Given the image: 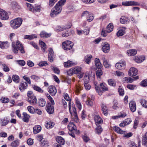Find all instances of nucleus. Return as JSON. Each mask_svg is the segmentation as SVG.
<instances>
[{"label":"nucleus","instance_id":"obj_2","mask_svg":"<svg viewBox=\"0 0 147 147\" xmlns=\"http://www.w3.org/2000/svg\"><path fill=\"white\" fill-rule=\"evenodd\" d=\"M22 21V19L20 18L15 19L10 22L11 26L13 29H17L21 25Z\"/></svg>","mask_w":147,"mask_h":147},{"label":"nucleus","instance_id":"obj_43","mask_svg":"<svg viewBox=\"0 0 147 147\" xmlns=\"http://www.w3.org/2000/svg\"><path fill=\"white\" fill-rule=\"evenodd\" d=\"M19 145V141L18 140H16L13 141L10 144L12 147H18Z\"/></svg>","mask_w":147,"mask_h":147},{"label":"nucleus","instance_id":"obj_20","mask_svg":"<svg viewBox=\"0 0 147 147\" xmlns=\"http://www.w3.org/2000/svg\"><path fill=\"white\" fill-rule=\"evenodd\" d=\"M110 46L109 44L108 43H105L103 45L102 48V50L105 53H107L109 51Z\"/></svg>","mask_w":147,"mask_h":147},{"label":"nucleus","instance_id":"obj_33","mask_svg":"<svg viewBox=\"0 0 147 147\" xmlns=\"http://www.w3.org/2000/svg\"><path fill=\"white\" fill-rule=\"evenodd\" d=\"M127 53L128 55L129 56H134L137 53V51L135 49L128 50L127 51Z\"/></svg>","mask_w":147,"mask_h":147},{"label":"nucleus","instance_id":"obj_59","mask_svg":"<svg viewBox=\"0 0 147 147\" xmlns=\"http://www.w3.org/2000/svg\"><path fill=\"white\" fill-rule=\"evenodd\" d=\"M118 117L119 118H124L127 115V114L124 111H121L118 114Z\"/></svg>","mask_w":147,"mask_h":147},{"label":"nucleus","instance_id":"obj_5","mask_svg":"<svg viewBox=\"0 0 147 147\" xmlns=\"http://www.w3.org/2000/svg\"><path fill=\"white\" fill-rule=\"evenodd\" d=\"M81 16L86 17L87 21L88 22L92 21L94 19L93 14L87 11H83L81 15Z\"/></svg>","mask_w":147,"mask_h":147},{"label":"nucleus","instance_id":"obj_24","mask_svg":"<svg viewBox=\"0 0 147 147\" xmlns=\"http://www.w3.org/2000/svg\"><path fill=\"white\" fill-rule=\"evenodd\" d=\"M41 129V127L40 125H35L33 128V132L34 134H37L39 132Z\"/></svg>","mask_w":147,"mask_h":147},{"label":"nucleus","instance_id":"obj_25","mask_svg":"<svg viewBox=\"0 0 147 147\" xmlns=\"http://www.w3.org/2000/svg\"><path fill=\"white\" fill-rule=\"evenodd\" d=\"M92 57V55H88L84 57V60L85 62L88 64H89L91 63V61Z\"/></svg>","mask_w":147,"mask_h":147},{"label":"nucleus","instance_id":"obj_48","mask_svg":"<svg viewBox=\"0 0 147 147\" xmlns=\"http://www.w3.org/2000/svg\"><path fill=\"white\" fill-rule=\"evenodd\" d=\"M0 101L2 103H7L9 101V99L6 97H2L0 98Z\"/></svg>","mask_w":147,"mask_h":147},{"label":"nucleus","instance_id":"obj_42","mask_svg":"<svg viewBox=\"0 0 147 147\" xmlns=\"http://www.w3.org/2000/svg\"><path fill=\"white\" fill-rule=\"evenodd\" d=\"M66 1V0H60L55 5L59 8H62V6L65 4Z\"/></svg>","mask_w":147,"mask_h":147},{"label":"nucleus","instance_id":"obj_40","mask_svg":"<svg viewBox=\"0 0 147 147\" xmlns=\"http://www.w3.org/2000/svg\"><path fill=\"white\" fill-rule=\"evenodd\" d=\"M32 88L35 91L38 92L40 93H42L43 92V90L39 86L35 85L32 86Z\"/></svg>","mask_w":147,"mask_h":147},{"label":"nucleus","instance_id":"obj_27","mask_svg":"<svg viewBox=\"0 0 147 147\" xmlns=\"http://www.w3.org/2000/svg\"><path fill=\"white\" fill-rule=\"evenodd\" d=\"M129 21V19L127 17L122 16L120 19V22L123 24H127Z\"/></svg>","mask_w":147,"mask_h":147},{"label":"nucleus","instance_id":"obj_3","mask_svg":"<svg viewBox=\"0 0 147 147\" xmlns=\"http://www.w3.org/2000/svg\"><path fill=\"white\" fill-rule=\"evenodd\" d=\"M27 95L28 97L27 101L31 105H34L36 103V98L33 92L31 91L28 92Z\"/></svg>","mask_w":147,"mask_h":147},{"label":"nucleus","instance_id":"obj_64","mask_svg":"<svg viewBox=\"0 0 147 147\" xmlns=\"http://www.w3.org/2000/svg\"><path fill=\"white\" fill-rule=\"evenodd\" d=\"M40 144L42 146H48V141L46 139H43L40 142Z\"/></svg>","mask_w":147,"mask_h":147},{"label":"nucleus","instance_id":"obj_39","mask_svg":"<svg viewBox=\"0 0 147 147\" xmlns=\"http://www.w3.org/2000/svg\"><path fill=\"white\" fill-rule=\"evenodd\" d=\"M23 121L26 123H27L29 121V119L30 118V116L29 115H28L26 113L24 112L23 113Z\"/></svg>","mask_w":147,"mask_h":147},{"label":"nucleus","instance_id":"obj_61","mask_svg":"<svg viewBox=\"0 0 147 147\" xmlns=\"http://www.w3.org/2000/svg\"><path fill=\"white\" fill-rule=\"evenodd\" d=\"M140 84L142 87H146L147 86V79L143 80L140 83Z\"/></svg>","mask_w":147,"mask_h":147},{"label":"nucleus","instance_id":"obj_52","mask_svg":"<svg viewBox=\"0 0 147 147\" xmlns=\"http://www.w3.org/2000/svg\"><path fill=\"white\" fill-rule=\"evenodd\" d=\"M140 102L143 107L147 108V101L145 99H142L140 100Z\"/></svg>","mask_w":147,"mask_h":147},{"label":"nucleus","instance_id":"obj_22","mask_svg":"<svg viewBox=\"0 0 147 147\" xmlns=\"http://www.w3.org/2000/svg\"><path fill=\"white\" fill-rule=\"evenodd\" d=\"M134 59L136 63H141L145 60V57L144 56H142L139 57H134Z\"/></svg>","mask_w":147,"mask_h":147},{"label":"nucleus","instance_id":"obj_23","mask_svg":"<svg viewBox=\"0 0 147 147\" xmlns=\"http://www.w3.org/2000/svg\"><path fill=\"white\" fill-rule=\"evenodd\" d=\"M9 46L7 42H1L0 41V48L2 49H7Z\"/></svg>","mask_w":147,"mask_h":147},{"label":"nucleus","instance_id":"obj_57","mask_svg":"<svg viewBox=\"0 0 147 147\" xmlns=\"http://www.w3.org/2000/svg\"><path fill=\"white\" fill-rule=\"evenodd\" d=\"M100 86L104 92L107 91L108 90V88L107 86L106 85H104L103 83H101L100 84Z\"/></svg>","mask_w":147,"mask_h":147},{"label":"nucleus","instance_id":"obj_45","mask_svg":"<svg viewBox=\"0 0 147 147\" xmlns=\"http://www.w3.org/2000/svg\"><path fill=\"white\" fill-rule=\"evenodd\" d=\"M57 141L59 144L63 145L65 143V141L62 137L59 136L58 137L57 139Z\"/></svg>","mask_w":147,"mask_h":147},{"label":"nucleus","instance_id":"obj_58","mask_svg":"<svg viewBox=\"0 0 147 147\" xmlns=\"http://www.w3.org/2000/svg\"><path fill=\"white\" fill-rule=\"evenodd\" d=\"M26 5H27L28 8V9H29L30 11H32L33 12H34V7H33L31 4L26 3Z\"/></svg>","mask_w":147,"mask_h":147},{"label":"nucleus","instance_id":"obj_37","mask_svg":"<svg viewBox=\"0 0 147 147\" xmlns=\"http://www.w3.org/2000/svg\"><path fill=\"white\" fill-rule=\"evenodd\" d=\"M142 142V144L147 147V132H146L143 136Z\"/></svg>","mask_w":147,"mask_h":147},{"label":"nucleus","instance_id":"obj_14","mask_svg":"<svg viewBox=\"0 0 147 147\" xmlns=\"http://www.w3.org/2000/svg\"><path fill=\"white\" fill-rule=\"evenodd\" d=\"M54 56V52L53 49L51 48H49V49L48 59L50 62H52L53 61Z\"/></svg>","mask_w":147,"mask_h":147},{"label":"nucleus","instance_id":"obj_47","mask_svg":"<svg viewBox=\"0 0 147 147\" xmlns=\"http://www.w3.org/2000/svg\"><path fill=\"white\" fill-rule=\"evenodd\" d=\"M114 130L117 133L120 134H123L124 133V131L121 130L119 127L117 126H115L113 128Z\"/></svg>","mask_w":147,"mask_h":147},{"label":"nucleus","instance_id":"obj_1","mask_svg":"<svg viewBox=\"0 0 147 147\" xmlns=\"http://www.w3.org/2000/svg\"><path fill=\"white\" fill-rule=\"evenodd\" d=\"M12 51L15 54L18 52L19 50L22 53H25L24 47L23 45L19 40H17L16 42H13L12 43Z\"/></svg>","mask_w":147,"mask_h":147},{"label":"nucleus","instance_id":"obj_54","mask_svg":"<svg viewBox=\"0 0 147 147\" xmlns=\"http://www.w3.org/2000/svg\"><path fill=\"white\" fill-rule=\"evenodd\" d=\"M118 92L120 96H123L124 95V91L123 89L121 87H119V88L118 89Z\"/></svg>","mask_w":147,"mask_h":147},{"label":"nucleus","instance_id":"obj_26","mask_svg":"<svg viewBox=\"0 0 147 147\" xmlns=\"http://www.w3.org/2000/svg\"><path fill=\"white\" fill-rule=\"evenodd\" d=\"M50 33H47L45 31H42L40 34V36L43 38H47L50 37L51 35Z\"/></svg>","mask_w":147,"mask_h":147},{"label":"nucleus","instance_id":"obj_28","mask_svg":"<svg viewBox=\"0 0 147 147\" xmlns=\"http://www.w3.org/2000/svg\"><path fill=\"white\" fill-rule=\"evenodd\" d=\"M9 122V120L7 118H4L3 119L1 120L0 123L1 126H4L7 125Z\"/></svg>","mask_w":147,"mask_h":147},{"label":"nucleus","instance_id":"obj_21","mask_svg":"<svg viewBox=\"0 0 147 147\" xmlns=\"http://www.w3.org/2000/svg\"><path fill=\"white\" fill-rule=\"evenodd\" d=\"M129 107L130 110L132 112H135L136 110V102L134 101H131L129 103Z\"/></svg>","mask_w":147,"mask_h":147},{"label":"nucleus","instance_id":"obj_17","mask_svg":"<svg viewBox=\"0 0 147 147\" xmlns=\"http://www.w3.org/2000/svg\"><path fill=\"white\" fill-rule=\"evenodd\" d=\"M48 92L52 96H54L57 93V90L55 86H49L48 88Z\"/></svg>","mask_w":147,"mask_h":147},{"label":"nucleus","instance_id":"obj_35","mask_svg":"<svg viewBox=\"0 0 147 147\" xmlns=\"http://www.w3.org/2000/svg\"><path fill=\"white\" fill-rule=\"evenodd\" d=\"M134 80L132 78L129 77H125L123 79V81L124 83H132Z\"/></svg>","mask_w":147,"mask_h":147},{"label":"nucleus","instance_id":"obj_62","mask_svg":"<svg viewBox=\"0 0 147 147\" xmlns=\"http://www.w3.org/2000/svg\"><path fill=\"white\" fill-rule=\"evenodd\" d=\"M2 65L3 67V70L5 72H8L10 70L8 67L5 64H3Z\"/></svg>","mask_w":147,"mask_h":147},{"label":"nucleus","instance_id":"obj_32","mask_svg":"<svg viewBox=\"0 0 147 147\" xmlns=\"http://www.w3.org/2000/svg\"><path fill=\"white\" fill-rule=\"evenodd\" d=\"M54 123L51 121H47V123L45 124V126L47 129H51L53 127L54 125Z\"/></svg>","mask_w":147,"mask_h":147},{"label":"nucleus","instance_id":"obj_9","mask_svg":"<svg viewBox=\"0 0 147 147\" xmlns=\"http://www.w3.org/2000/svg\"><path fill=\"white\" fill-rule=\"evenodd\" d=\"M9 18L8 13L4 10L0 9V19L2 20H7Z\"/></svg>","mask_w":147,"mask_h":147},{"label":"nucleus","instance_id":"obj_38","mask_svg":"<svg viewBox=\"0 0 147 147\" xmlns=\"http://www.w3.org/2000/svg\"><path fill=\"white\" fill-rule=\"evenodd\" d=\"M39 44L41 45V50L44 53H45L46 49L47 48V46L45 43L42 41H39Z\"/></svg>","mask_w":147,"mask_h":147},{"label":"nucleus","instance_id":"obj_4","mask_svg":"<svg viewBox=\"0 0 147 147\" xmlns=\"http://www.w3.org/2000/svg\"><path fill=\"white\" fill-rule=\"evenodd\" d=\"M69 130L68 134L73 138L75 137L74 133L77 131L76 127L74 124L73 123L70 122L67 127Z\"/></svg>","mask_w":147,"mask_h":147},{"label":"nucleus","instance_id":"obj_53","mask_svg":"<svg viewBox=\"0 0 147 147\" xmlns=\"http://www.w3.org/2000/svg\"><path fill=\"white\" fill-rule=\"evenodd\" d=\"M75 74H78L81 70V68L79 66H76L73 68Z\"/></svg>","mask_w":147,"mask_h":147},{"label":"nucleus","instance_id":"obj_30","mask_svg":"<svg viewBox=\"0 0 147 147\" xmlns=\"http://www.w3.org/2000/svg\"><path fill=\"white\" fill-rule=\"evenodd\" d=\"M126 28H122L120 29L117 33V36H121L123 35L125 33V30Z\"/></svg>","mask_w":147,"mask_h":147},{"label":"nucleus","instance_id":"obj_29","mask_svg":"<svg viewBox=\"0 0 147 147\" xmlns=\"http://www.w3.org/2000/svg\"><path fill=\"white\" fill-rule=\"evenodd\" d=\"M37 38V36L35 34H32L31 35H25L24 38L26 39L31 40Z\"/></svg>","mask_w":147,"mask_h":147},{"label":"nucleus","instance_id":"obj_36","mask_svg":"<svg viewBox=\"0 0 147 147\" xmlns=\"http://www.w3.org/2000/svg\"><path fill=\"white\" fill-rule=\"evenodd\" d=\"M94 61L95 64L97 68H102V64L99 59L96 58L95 59Z\"/></svg>","mask_w":147,"mask_h":147},{"label":"nucleus","instance_id":"obj_46","mask_svg":"<svg viewBox=\"0 0 147 147\" xmlns=\"http://www.w3.org/2000/svg\"><path fill=\"white\" fill-rule=\"evenodd\" d=\"M38 104L41 107H44L46 104V101L44 99L41 98L38 100Z\"/></svg>","mask_w":147,"mask_h":147},{"label":"nucleus","instance_id":"obj_11","mask_svg":"<svg viewBox=\"0 0 147 147\" xmlns=\"http://www.w3.org/2000/svg\"><path fill=\"white\" fill-rule=\"evenodd\" d=\"M125 61H120L115 64L116 67L119 69H123L125 68Z\"/></svg>","mask_w":147,"mask_h":147},{"label":"nucleus","instance_id":"obj_18","mask_svg":"<svg viewBox=\"0 0 147 147\" xmlns=\"http://www.w3.org/2000/svg\"><path fill=\"white\" fill-rule=\"evenodd\" d=\"M137 69L133 67H131L129 71V75L130 76H136L138 74Z\"/></svg>","mask_w":147,"mask_h":147},{"label":"nucleus","instance_id":"obj_51","mask_svg":"<svg viewBox=\"0 0 147 147\" xmlns=\"http://www.w3.org/2000/svg\"><path fill=\"white\" fill-rule=\"evenodd\" d=\"M12 80L14 82L18 83L20 81L19 77L16 75H13L12 76Z\"/></svg>","mask_w":147,"mask_h":147},{"label":"nucleus","instance_id":"obj_50","mask_svg":"<svg viewBox=\"0 0 147 147\" xmlns=\"http://www.w3.org/2000/svg\"><path fill=\"white\" fill-rule=\"evenodd\" d=\"M97 127L95 129V132L96 134H99L102 132V129L101 126L100 125H97Z\"/></svg>","mask_w":147,"mask_h":147},{"label":"nucleus","instance_id":"obj_34","mask_svg":"<svg viewBox=\"0 0 147 147\" xmlns=\"http://www.w3.org/2000/svg\"><path fill=\"white\" fill-rule=\"evenodd\" d=\"M102 110V111L103 114L105 115L106 116L108 114V109L105 105L103 104L101 106Z\"/></svg>","mask_w":147,"mask_h":147},{"label":"nucleus","instance_id":"obj_60","mask_svg":"<svg viewBox=\"0 0 147 147\" xmlns=\"http://www.w3.org/2000/svg\"><path fill=\"white\" fill-rule=\"evenodd\" d=\"M96 87H95L96 90V91L98 93L99 95H101L102 94V91H101L100 90V88L98 86H97V83H96V84H95Z\"/></svg>","mask_w":147,"mask_h":147},{"label":"nucleus","instance_id":"obj_7","mask_svg":"<svg viewBox=\"0 0 147 147\" xmlns=\"http://www.w3.org/2000/svg\"><path fill=\"white\" fill-rule=\"evenodd\" d=\"M74 45L72 42L67 40L63 42L62 47L65 50H69L72 48Z\"/></svg>","mask_w":147,"mask_h":147},{"label":"nucleus","instance_id":"obj_12","mask_svg":"<svg viewBox=\"0 0 147 147\" xmlns=\"http://www.w3.org/2000/svg\"><path fill=\"white\" fill-rule=\"evenodd\" d=\"M72 109L73 110V113H72L71 115H72V114H73L74 117H73V120L76 123H78L79 121V119L78 116L77 115V112H76V110L75 107V105L74 104L72 105Z\"/></svg>","mask_w":147,"mask_h":147},{"label":"nucleus","instance_id":"obj_8","mask_svg":"<svg viewBox=\"0 0 147 147\" xmlns=\"http://www.w3.org/2000/svg\"><path fill=\"white\" fill-rule=\"evenodd\" d=\"M113 28L114 26L113 24L110 23L107 26L105 30H102L101 33V35L104 37L106 36L108 33H110L113 30Z\"/></svg>","mask_w":147,"mask_h":147},{"label":"nucleus","instance_id":"obj_13","mask_svg":"<svg viewBox=\"0 0 147 147\" xmlns=\"http://www.w3.org/2000/svg\"><path fill=\"white\" fill-rule=\"evenodd\" d=\"M64 98L67 101H69V111L71 114H72L71 112V109L72 107V104H71V99L69 97V94L67 93H65L63 95Z\"/></svg>","mask_w":147,"mask_h":147},{"label":"nucleus","instance_id":"obj_19","mask_svg":"<svg viewBox=\"0 0 147 147\" xmlns=\"http://www.w3.org/2000/svg\"><path fill=\"white\" fill-rule=\"evenodd\" d=\"M94 118L96 125H99L103 122L102 119L99 115H96L95 116Z\"/></svg>","mask_w":147,"mask_h":147},{"label":"nucleus","instance_id":"obj_15","mask_svg":"<svg viewBox=\"0 0 147 147\" xmlns=\"http://www.w3.org/2000/svg\"><path fill=\"white\" fill-rule=\"evenodd\" d=\"M27 87L28 84L26 82L22 81L20 83L19 88L21 92H23L27 88Z\"/></svg>","mask_w":147,"mask_h":147},{"label":"nucleus","instance_id":"obj_41","mask_svg":"<svg viewBox=\"0 0 147 147\" xmlns=\"http://www.w3.org/2000/svg\"><path fill=\"white\" fill-rule=\"evenodd\" d=\"M32 88L35 91L38 92L40 93H42L43 92V90L39 86L35 85L32 86Z\"/></svg>","mask_w":147,"mask_h":147},{"label":"nucleus","instance_id":"obj_63","mask_svg":"<svg viewBox=\"0 0 147 147\" xmlns=\"http://www.w3.org/2000/svg\"><path fill=\"white\" fill-rule=\"evenodd\" d=\"M113 108L115 109H116L119 108L118 106V103L117 100H114L113 101Z\"/></svg>","mask_w":147,"mask_h":147},{"label":"nucleus","instance_id":"obj_10","mask_svg":"<svg viewBox=\"0 0 147 147\" xmlns=\"http://www.w3.org/2000/svg\"><path fill=\"white\" fill-rule=\"evenodd\" d=\"M46 110L50 114L53 113L54 111V105H51L49 102H47V104Z\"/></svg>","mask_w":147,"mask_h":147},{"label":"nucleus","instance_id":"obj_31","mask_svg":"<svg viewBox=\"0 0 147 147\" xmlns=\"http://www.w3.org/2000/svg\"><path fill=\"white\" fill-rule=\"evenodd\" d=\"M102 68H97L96 71V74L98 78L100 79V76L103 74Z\"/></svg>","mask_w":147,"mask_h":147},{"label":"nucleus","instance_id":"obj_6","mask_svg":"<svg viewBox=\"0 0 147 147\" xmlns=\"http://www.w3.org/2000/svg\"><path fill=\"white\" fill-rule=\"evenodd\" d=\"M62 8H59L56 5L52 9L50 14V16L52 18L55 17L60 13L61 11Z\"/></svg>","mask_w":147,"mask_h":147},{"label":"nucleus","instance_id":"obj_55","mask_svg":"<svg viewBox=\"0 0 147 147\" xmlns=\"http://www.w3.org/2000/svg\"><path fill=\"white\" fill-rule=\"evenodd\" d=\"M109 84L111 86H114L116 85L115 81L112 79H110L108 80Z\"/></svg>","mask_w":147,"mask_h":147},{"label":"nucleus","instance_id":"obj_44","mask_svg":"<svg viewBox=\"0 0 147 147\" xmlns=\"http://www.w3.org/2000/svg\"><path fill=\"white\" fill-rule=\"evenodd\" d=\"M75 100L76 104L77 107L79 110H81L82 109V105L81 103L77 98H76Z\"/></svg>","mask_w":147,"mask_h":147},{"label":"nucleus","instance_id":"obj_49","mask_svg":"<svg viewBox=\"0 0 147 147\" xmlns=\"http://www.w3.org/2000/svg\"><path fill=\"white\" fill-rule=\"evenodd\" d=\"M55 30L56 31H62L65 30V27L64 26H57L55 28Z\"/></svg>","mask_w":147,"mask_h":147},{"label":"nucleus","instance_id":"obj_16","mask_svg":"<svg viewBox=\"0 0 147 147\" xmlns=\"http://www.w3.org/2000/svg\"><path fill=\"white\" fill-rule=\"evenodd\" d=\"M64 67H65L67 68L74 66L77 64L76 62H75L73 61L69 60L67 61L64 63Z\"/></svg>","mask_w":147,"mask_h":147},{"label":"nucleus","instance_id":"obj_56","mask_svg":"<svg viewBox=\"0 0 147 147\" xmlns=\"http://www.w3.org/2000/svg\"><path fill=\"white\" fill-rule=\"evenodd\" d=\"M34 7V13L40 12V5L37 4H35V7Z\"/></svg>","mask_w":147,"mask_h":147}]
</instances>
